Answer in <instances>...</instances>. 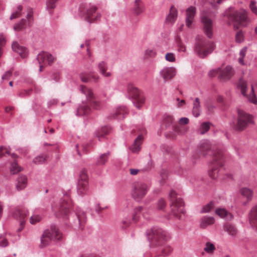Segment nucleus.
<instances>
[{
	"label": "nucleus",
	"mask_w": 257,
	"mask_h": 257,
	"mask_svg": "<svg viewBox=\"0 0 257 257\" xmlns=\"http://www.w3.org/2000/svg\"><path fill=\"white\" fill-rule=\"evenodd\" d=\"M224 154L221 150H216L213 154L212 161L210 163L209 175L212 179L218 177L219 172L223 165Z\"/></svg>",
	"instance_id": "1"
},
{
	"label": "nucleus",
	"mask_w": 257,
	"mask_h": 257,
	"mask_svg": "<svg viewBox=\"0 0 257 257\" xmlns=\"http://www.w3.org/2000/svg\"><path fill=\"white\" fill-rule=\"evenodd\" d=\"M214 49V44L213 42L207 40L202 36H199L197 37L195 52L200 57H205L211 53Z\"/></svg>",
	"instance_id": "2"
},
{
	"label": "nucleus",
	"mask_w": 257,
	"mask_h": 257,
	"mask_svg": "<svg viewBox=\"0 0 257 257\" xmlns=\"http://www.w3.org/2000/svg\"><path fill=\"white\" fill-rule=\"evenodd\" d=\"M169 197L171 202L172 213L175 218L181 219L185 212L184 202L182 198L173 190L170 192Z\"/></svg>",
	"instance_id": "3"
},
{
	"label": "nucleus",
	"mask_w": 257,
	"mask_h": 257,
	"mask_svg": "<svg viewBox=\"0 0 257 257\" xmlns=\"http://www.w3.org/2000/svg\"><path fill=\"white\" fill-rule=\"evenodd\" d=\"M147 235L152 246L162 245L166 240V232L160 228H152L148 231Z\"/></svg>",
	"instance_id": "4"
},
{
	"label": "nucleus",
	"mask_w": 257,
	"mask_h": 257,
	"mask_svg": "<svg viewBox=\"0 0 257 257\" xmlns=\"http://www.w3.org/2000/svg\"><path fill=\"white\" fill-rule=\"evenodd\" d=\"M253 123L252 115L242 110H238L237 121L233 124V127L235 130L241 132L247 128L249 124Z\"/></svg>",
	"instance_id": "5"
},
{
	"label": "nucleus",
	"mask_w": 257,
	"mask_h": 257,
	"mask_svg": "<svg viewBox=\"0 0 257 257\" xmlns=\"http://www.w3.org/2000/svg\"><path fill=\"white\" fill-rule=\"evenodd\" d=\"M97 8L90 4L81 7L80 12L87 22L92 23L100 18V15L97 13Z\"/></svg>",
	"instance_id": "6"
},
{
	"label": "nucleus",
	"mask_w": 257,
	"mask_h": 257,
	"mask_svg": "<svg viewBox=\"0 0 257 257\" xmlns=\"http://www.w3.org/2000/svg\"><path fill=\"white\" fill-rule=\"evenodd\" d=\"M61 234L55 225L51 226L50 229L45 230L41 237V246L44 247L48 245L52 238L59 240L61 238Z\"/></svg>",
	"instance_id": "7"
},
{
	"label": "nucleus",
	"mask_w": 257,
	"mask_h": 257,
	"mask_svg": "<svg viewBox=\"0 0 257 257\" xmlns=\"http://www.w3.org/2000/svg\"><path fill=\"white\" fill-rule=\"evenodd\" d=\"M127 91L130 96L134 100L136 106L140 108L145 103V97L141 94L140 91L134 84H129L127 86Z\"/></svg>",
	"instance_id": "8"
},
{
	"label": "nucleus",
	"mask_w": 257,
	"mask_h": 257,
	"mask_svg": "<svg viewBox=\"0 0 257 257\" xmlns=\"http://www.w3.org/2000/svg\"><path fill=\"white\" fill-rule=\"evenodd\" d=\"M149 187L145 183L136 182L133 184L132 195L135 199H140L143 198L148 190Z\"/></svg>",
	"instance_id": "9"
},
{
	"label": "nucleus",
	"mask_w": 257,
	"mask_h": 257,
	"mask_svg": "<svg viewBox=\"0 0 257 257\" xmlns=\"http://www.w3.org/2000/svg\"><path fill=\"white\" fill-rule=\"evenodd\" d=\"M37 60L39 64V71L41 72L43 68L47 65H52L55 60V58L48 52H41L38 55Z\"/></svg>",
	"instance_id": "10"
},
{
	"label": "nucleus",
	"mask_w": 257,
	"mask_h": 257,
	"mask_svg": "<svg viewBox=\"0 0 257 257\" xmlns=\"http://www.w3.org/2000/svg\"><path fill=\"white\" fill-rule=\"evenodd\" d=\"M80 90L86 96L87 101L93 108L98 109L100 107V103L95 99L92 90L91 88L84 85H81Z\"/></svg>",
	"instance_id": "11"
},
{
	"label": "nucleus",
	"mask_w": 257,
	"mask_h": 257,
	"mask_svg": "<svg viewBox=\"0 0 257 257\" xmlns=\"http://www.w3.org/2000/svg\"><path fill=\"white\" fill-rule=\"evenodd\" d=\"M72 207V203L69 197L66 195L60 201L59 210L56 212L57 217L66 215L69 212Z\"/></svg>",
	"instance_id": "12"
},
{
	"label": "nucleus",
	"mask_w": 257,
	"mask_h": 257,
	"mask_svg": "<svg viewBox=\"0 0 257 257\" xmlns=\"http://www.w3.org/2000/svg\"><path fill=\"white\" fill-rule=\"evenodd\" d=\"M201 22L203 30L208 38H211L213 36V25L212 21L206 15L201 16Z\"/></svg>",
	"instance_id": "13"
},
{
	"label": "nucleus",
	"mask_w": 257,
	"mask_h": 257,
	"mask_svg": "<svg viewBox=\"0 0 257 257\" xmlns=\"http://www.w3.org/2000/svg\"><path fill=\"white\" fill-rule=\"evenodd\" d=\"M232 19L236 25L245 26L247 21V12L243 9L236 11L232 14Z\"/></svg>",
	"instance_id": "14"
},
{
	"label": "nucleus",
	"mask_w": 257,
	"mask_h": 257,
	"mask_svg": "<svg viewBox=\"0 0 257 257\" xmlns=\"http://www.w3.org/2000/svg\"><path fill=\"white\" fill-rule=\"evenodd\" d=\"M28 211L25 209L16 208L13 212V216L20 221V227L19 231H21L24 227Z\"/></svg>",
	"instance_id": "15"
},
{
	"label": "nucleus",
	"mask_w": 257,
	"mask_h": 257,
	"mask_svg": "<svg viewBox=\"0 0 257 257\" xmlns=\"http://www.w3.org/2000/svg\"><path fill=\"white\" fill-rule=\"evenodd\" d=\"M238 87L240 88L241 93L246 96L248 100L253 104L257 103V99L254 93L253 87L251 86L250 94L248 95L246 92V82L243 80H240L238 83Z\"/></svg>",
	"instance_id": "16"
},
{
	"label": "nucleus",
	"mask_w": 257,
	"mask_h": 257,
	"mask_svg": "<svg viewBox=\"0 0 257 257\" xmlns=\"http://www.w3.org/2000/svg\"><path fill=\"white\" fill-rule=\"evenodd\" d=\"M176 69L173 67L163 68L160 72L161 76L165 81L172 79L176 74Z\"/></svg>",
	"instance_id": "17"
},
{
	"label": "nucleus",
	"mask_w": 257,
	"mask_h": 257,
	"mask_svg": "<svg viewBox=\"0 0 257 257\" xmlns=\"http://www.w3.org/2000/svg\"><path fill=\"white\" fill-rule=\"evenodd\" d=\"M145 133V130L143 129L141 133L134 141V144L131 147L130 149L134 153H138L141 150V146L143 143L144 137L143 134Z\"/></svg>",
	"instance_id": "18"
},
{
	"label": "nucleus",
	"mask_w": 257,
	"mask_h": 257,
	"mask_svg": "<svg viewBox=\"0 0 257 257\" xmlns=\"http://www.w3.org/2000/svg\"><path fill=\"white\" fill-rule=\"evenodd\" d=\"M196 14V8L191 6L186 11V25L188 28H191Z\"/></svg>",
	"instance_id": "19"
},
{
	"label": "nucleus",
	"mask_w": 257,
	"mask_h": 257,
	"mask_svg": "<svg viewBox=\"0 0 257 257\" xmlns=\"http://www.w3.org/2000/svg\"><path fill=\"white\" fill-rule=\"evenodd\" d=\"M250 225L257 229V203L252 207L249 214Z\"/></svg>",
	"instance_id": "20"
},
{
	"label": "nucleus",
	"mask_w": 257,
	"mask_h": 257,
	"mask_svg": "<svg viewBox=\"0 0 257 257\" xmlns=\"http://www.w3.org/2000/svg\"><path fill=\"white\" fill-rule=\"evenodd\" d=\"M239 193L246 199L244 205L252 200L253 195V191L252 189L247 187H242L239 190Z\"/></svg>",
	"instance_id": "21"
},
{
	"label": "nucleus",
	"mask_w": 257,
	"mask_h": 257,
	"mask_svg": "<svg viewBox=\"0 0 257 257\" xmlns=\"http://www.w3.org/2000/svg\"><path fill=\"white\" fill-rule=\"evenodd\" d=\"M215 222V219L214 217L212 216H204L201 217L199 221L200 227L202 229H205L207 226L213 224Z\"/></svg>",
	"instance_id": "22"
},
{
	"label": "nucleus",
	"mask_w": 257,
	"mask_h": 257,
	"mask_svg": "<svg viewBox=\"0 0 257 257\" xmlns=\"http://www.w3.org/2000/svg\"><path fill=\"white\" fill-rule=\"evenodd\" d=\"M13 50L17 53L22 58H25L28 55L26 48L20 46L17 42H13L12 45Z\"/></svg>",
	"instance_id": "23"
},
{
	"label": "nucleus",
	"mask_w": 257,
	"mask_h": 257,
	"mask_svg": "<svg viewBox=\"0 0 257 257\" xmlns=\"http://www.w3.org/2000/svg\"><path fill=\"white\" fill-rule=\"evenodd\" d=\"M233 75V71L230 66H226L224 69H221L220 79L226 80L229 79Z\"/></svg>",
	"instance_id": "24"
},
{
	"label": "nucleus",
	"mask_w": 257,
	"mask_h": 257,
	"mask_svg": "<svg viewBox=\"0 0 257 257\" xmlns=\"http://www.w3.org/2000/svg\"><path fill=\"white\" fill-rule=\"evenodd\" d=\"M177 16V10L172 6L170 9L169 15L166 17V21L167 23L172 24L176 21Z\"/></svg>",
	"instance_id": "25"
},
{
	"label": "nucleus",
	"mask_w": 257,
	"mask_h": 257,
	"mask_svg": "<svg viewBox=\"0 0 257 257\" xmlns=\"http://www.w3.org/2000/svg\"><path fill=\"white\" fill-rule=\"evenodd\" d=\"M133 10L135 14L139 15L144 11V6L142 0H135L134 2Z\"/></svg>",
	"instance_id": "26"
},
{
	"label": "nucleus",
	"mask_w": 257,
	"mask_h": 257,
	"mask_svg": "<svg viewBox=\"0 0 257 257\" xmlns=\"http://www.w3.org/2000/svg\"><path fill=\"white\" fill-rule=\"evenodd\" d=\"M98 68L100 73L104 77H109L111 76V73L109 72H106L107 70V65L106 62L101 61L98 64Z\"/></svg>",
	"instance_id": "27"
},
{
	"label": "nucleus",
	"mask_w": 257,
	"mask_h": 257,
	"mask_svg": "<svg viewBox=\"0 0 257 257\" xmlns=\"http://www.w3.org/2000/svg\"><path fill=\"white\" fill-rule=\"evenodd\" d=\"M210 143L207 141H205L200 144L198 151L203 156H205L207 154V152L210 150Z\"/></svg>",
	"instance_id": "28"
},
{
	"label": "nucleus",
	"mask_w": 257,
	"mask_h": 257,
	"mask_svg": "<svg viewBox=\"0 0 257 257\" xmlns=\"http://www.w3.org/2000/svg\"><path fill=\"white\" fill-rule=\"evenodd\" d=\"M216 214L221 218L227 220H231L232 218V214L223 208H218L215 211Z\"/></svg>",
	"instance_id": "29"
},
{
	"label": "nucleus",
	"mask_w": 257,
	"mask_h": 257,
	"mask_svg": "<svg viewBox=\"0 0 257 257\" xmlns=\"http://www.w3.org/2000/svg\"><path fill=\"white\" fill-rule=\"evenodd\" d=\"M91 109L88 105L83 103L77 109V114L78 115L88 114L90 112Z\"/></svg>",
	"instance_id": "30"
},
{
	"label": "nucleus",
	"mask_w": 257,
	"mask_h": 257,
	"mask_svg": "<svg viewBox=\"0 0 257 257\" xmlns=\"http://www.w3.org/2000/svg\"><path fill=\"white\" fill-rule=\"evenodd\" d=\"M224 230L231 236H235L237 233V230L235 226L229 223L225 224L224 226Z\"/></svg>",
	"instance_id": "31"
},
{
	"label": "nucleus",
	"mask_w": 257,
	"mask_h": 257,
	"mask_svg": "<svg viewBox=\"0 0 257 257\" xmlns=\"http://www.w3.org/2000/svg\"><path fill=\"white\" fill-rule=\"evenodd\" d=\"M27 184V179L24 176H22L20 177L18 180V183L17 185V189L18 190H22L24 189Z\"/></svg>",
	"instance_id": "32"
},
{
	"label": "nucleus",
	"mask_w": 257,
	"mask_h": 257,
	"mask_svg": "<svg viewBox=\"0 0 257 257\" xmlns=\"http://www.w3.org/2000/svg\"><path fill=\"white\" fill-rule=\"evenodd\" d=\"M127 109L124 106H120L116 109L114 117L121 119L122 118L124 115L127 114Z\"/></svg>",
	"instance_id": "33"
},
{
	"label": "nucleus",
	"mask_w": 257,
	"mask_h": 257,
	"mask_svg": "<svg viewBox=\"0 0 257 257\" xmlns=\"http://www.w3.org/2000/svg\"><path fill=\"white\" fill-rule=\"evenodd\" d=\"M77 216L79 222L80 227L82 229V227L86 221V215L85 213L79 209L77 210Z\"/></svg>",
	"instance_id": "34"
},
{
	"label": "nucleus",
	"mask_w": 257,
	"mask_h": 257,
	"mask_svg": "<svg viewBox=\"0 0 257 257\" xmlns=\"http://www.w3.org/2000/svg\"><path fill=\"white\" fill-rule=\"evenodd\" d=\"M88 190V183L83 182L81 181H78V192L81 194H85Z\"/></svg>",
	"instance_id": "35"
},
{
	"label": "nucleus",
	"mask_w": 257,
	"mask_h": 257,
	"mask_svg": "<svg viewBox=\"0 0 257 257\" xmlns=\"http://www.w3.org/2000/svg\"><path fill=\"white\" fill-rule=\"evenodd\" d=\"M200 107V100L198 98H196L193 103V107L192 109V113L194 116L197 117L199 115Z\"/></svg>",
	"instance_id": "36"
},
{
	"label": "nucleus",
	"mask_w": 257,
	"mask_h": 257,
	"mask_svg": "<svg viewBox=\"0 0 257 257\" xmlns=\"http://www.w3.org/2000/svg\"><path fill=\"white\" fill-rule=\"evenodd\" d=\"M110 128L107 126L102 127L100 130H98L96 134V137L100 140L104 137L109 132Z\"/></svg>",
	"instance_id": "37"
},
{
	"label": "nucleus",
	"mask_w": 257,
	"mask_h": 257,
	"mask_svg": "<svg viewBox=\"0 0 257 257\" xmlns=\"http://www.w3.org/2000/svg\"><path fill=\"white\" fill-rule=\"evenodd\" d=\"M26 27V20L22 19L19 23L16 24L14 26V30L15 31H20L25 29Z\"/></svg>",
	"instance_id": "38"
},
{
	"label": "nucleus",
	"mask_w": 257,
	"mask_h": 257,
	"mask_svg": "<svg viewBox=\"0 0 257 257\" xmlns=\"http://www.w3.org/2000/svg\"><path fill=\"white\" fill-rule=\"evenodd\" d=\"M22 168L19 166L18 163L14 161L11 164V166L10 168V171L11 174H16L21 171H22Z\"/></svg>",
	"instance_id": "39"
},
{
	"label": "nucleus",
	"mask_w": 257,
	"mask_h": 257,
	"mask_svg": "<svg viewBox=\"0 0 257 257\" xmlns=\"http://www.w3.org/2000/svg\"><path fill=\"white\" fill-rule=\"evenodd\" d=\"M59 0H47L46 7L50 13H52V10L56 7V3Z\"/></svg>",
	"instance_id": "40"
},
{
	"label": "nucleus",
	"mask_w": 257,
	"mask_h": 257,
	"mask_svg": "<svg viewBox=\"0 0 257 257\" xmlns=\"http://www.w3.org/2000/svg\"><path fill=\"white\" fill-rule=\"evenodd\" d=\"M214 205L212 202H210L208 204L204 205L200 210L201 213H206L209 212L214 208Z\"/></svg>",
	"instance_id": "41"
},
{
	"label": "nucleus",
	"mask_w": 257,
	"mask_h": 257,
	"mask_svg": "<svg viewBox=\"0 0 257 257\" xmlns=\"http://www.w3.org/2000/svg\"><path fill=\"white\" fill-rule=\"evenodd\" d=\"M23 7L22 6H19L18 7L17 10L16 11L12 13L10 17V20H13L15 19L18 18L22 16V13L21 11H22Z\"/></svg>",
	"instance_id": "42"
},
{
	"label": "nucleus",
	"mask_w": 257,
	"mask_h": 257,
	"mask_svg": "<svg viewBox=\"0 0 257 257\" xmlns=\"http://www.w3.org/2000/svg\"><path fill=\"white\" fill-rule=\"evenodd\" d=\"M109 156V153H105L102 154L98 160L97 163L98 165H104L107 162V159Z\"/></svg>",
	"instance_id": "43"
},
{
	"label": "nucleus",
	"mask_w": 257,
	"mask_h": 257,
	"mask_svg": "<svg viewBox=\"0 0 257 257\" xmlns=\"http://www.w3.org/2000/svg\"><path fill=\"white\" fill-rule=\"evenodd\" d=\"M215 249V247L214 245L210 242H207L205 244V246L204 248V250L208 253H212L214 250Z\"/></svg>",
	"instance_id": "44"
},
{
	"label": "nucleus",
	"mask_w": 257,
	"mask_h": 257,
	"mask_svg": "<svg viewBox=\"0 0 257 257\" xmlns=\"http://www.w3.org/2000/svg\"><path fill=\"white\" fill-rule=\"evenodd\" d=\"M143 208L141 207H138L134 209V213L132 215V220L135 222L139 220L138 214L142 212Z\"/></svg>",
	"instance_id": "45"
},
{
	"label": "nucleus",
	"mask_w": 257,
	"mask_h": 257,
	"mask_svg": "<svg viewBox=\"0 0 257 257\" xmlns=\"http://www.w3.org/2000/svg\"><path fill=\"white\" fill-rule=\"evenodd\" d=\"M210 128V123L209 122H203L201 124L199 128L200 134H204L207 132Z\"/></svg>",
	"instance_id": "46"
},
{
	"label": "nucleus",
	"mask_w": 257,
	"mask_h": 257,
	"mask_svg": "<svg viewBox=\"0 0 257 257\" xmlns=\"http://www.w3.org/2000/svg\"><path fill=\"white\" fill-rule=\"evenodd\" d=\"M246 47H244L240 51L239 57L238 58V62L241 65H244L243 58L246 55Z\"/></svg>",
	"instance_id": "47"
},
{
	"label": "nucleus",
	"mask_w": 257,
	"mask_h": 257,
	"mask_svg": "<svg viewBox=\"0 0 257 257\" xmlns=\"http://www.w3.org/2000/svg\"><path fill=\"white\" fill-rule=\"evenodd\" d=\"M78 181H81L83 182L88 183V176L86 171L82 170L80 173L79 179Z\"/></svg>",
	"instance_id": "48"
},
{
	"label": "nucleus",
	"mask_w": 257,
	"mask_h": 257,
	"mask_svg": "<svg viewBox=\"0 0 257 257\" xmlns=\"http://www.w3.org/2000/svg\"><path fill=\"white\" fill-rule=\"evenodd\" d=\"M156 52L153 49H148L144 53V56L146 58H153L156 55Z\"/></svg>",
	"instance_id": "49"
},
{
	"label": "nucleus",
	"mask_w": 257,
	"mask_h": 257,
	"mask_svg": "<svg viewBox=\"0 0 257 257\" xmlns=\"http://www.w3.org/2000/svg\"><path fill=\"white\" fill-rule=\"evenodd\" d=\"M41 219L42 217L40 215L34 214L30 217V222L32 224H35L36 223L40 222Z\"/></svg>",
	"instance_id": "50"
},
{
	"label": "nucleus",
	"mask_w": 257,
	"mask_h": 257,
	"mask_svg": "<svg viewBox=\"0 0 257 257\" xmlns=\"http://www.w3.org/2000/svg\"><path fill=\"white\" fill-rule=\"evenodd\" d=\"M46 160V156H44V155H41V156H39L36 157L35 159H34L33 162L35 164H41V163H43V162H44Z\"/></svg>",
	"instance_id": "51"
},
{
	"label": "nucleus",
	"mask_w": 257,
	"mask_h": 257,
	"mask_svg": "<svg viewBox=\"0 0 257 257\" xmlns=\"http://www.w3.org/2000/svg\"><path fill=\"white\" fill-rule=\"evenodd\" d=\"M172 250L171 246L166 245L162 249V254L164 256L168 255L172 251Z\"/></svg>",
	"instance_id": "52"
},
{
	"label": "nucleus",
	"mask_w": 257,
	"mask_h": 257,
	"mask_svg": "<svg viewBox=\"0 0 257 257\" xmlns=\"http://www.w3.org/2000/svg\"><path fill=\"white\" fill-rule=\"evenodd\" d=\"M80 78L83 82H88L90 80V76L89 73H82L80 74Z\"/></svg>",
	"instance_id": "53"
},
{
	"label": "nucleus",
	"mask_w": 257,
	"mask_h": 257,
	"mask_svg": "<svg viewBox=\"0 0 257 257\" xmlns=\"http://www.w3.org/2000/svg\"><path fill=\"white\" fill-rule=\"evenodd\" d=\"M177 44L178 48V51L179 52H185L186 51V47L182 42L180 38L177 39Z\"/></svg>",
	"instance_id": "54"
},
{
	"label": "nucleus",
	"mask_w": 257,
	"mask_h": 257,
	"mask_svg": "<svg viewBox=\"0 0 257 257\" xmlns=\"http://www.w3.org/2000/svg\"><path fill=\"white\" fill-rule=\"evenodd\" d=\"M165 59L167 61L174 62L175 61V57L174 54L172 53H168L165 55Z\"/></svg>",
	"instance_id": "55"
},
{
	"label": "nucleus",
	"mask_w": 257,
	"mask_h": 257,
	"mask_svg": "<svg viewBox=\"0 0 257 257\" xmlns=\"http://www.w3.org/2000/svg\"><path fill=\"white\" fill-rule=\"evenodd\" d=\"M166 204L165 201L163 199H161L158 201L157 203V208L159 210H162L166 206Z\"/></svg>",
	"instance_id": "56"
},
{
	"label": "nucleus",
	"mask_w": 257,
	"mask_h": 257,
	"mask_svg": "<svg viewBox=\"0 0 257 257\" xmlns=\"http://www.w3.org/2000/svg\"><path fill=\"white\" fill-rule=\"evenodd\" d=\"M220 68H217L216 69H213L209 72V75L211 77H214L216 75H219V77L220 78Z\"/></svg>",
	"instance_id": "57"
},
{
	"label": "nucleus",
	"mask_w": 257,
	"mask_h": 257,
	"mask_svg": "<svg viewBox=\"0 0 257 257\" xmlns=\"http://www.w3.org/2000/svg\"><path fill=\"white\" fill-rule=\"evenodd\" d=\"M6 44L5 38L4 36H0V57L3 54L2 48Z\"/></svg>",
	"instance_id": "58"
},
{
	"label": "nucleus",
	"mask_w": 257,
	"mask_h": 257,
	"mask_svg": "<svg viewBox=\"0 0 257 257\" xmlns=\"http://www.w3.org/2000/svg\"><path fill=\"white\" fill-rule=\"evenodd\" d=\"M255 4L256 3L254 1H251L250 2L249 7L252 13L257 15V7L256 6Z\"/></svg>",
	"instance_id": "59"
},
{
	"label": "nucleus",
	"mask_w": 257,
	"mask_h": 257,
	"mask_svg": "<svg viewBox=\"0 0 257 257\" xmlns=\"http://www.w3.org/2000/svg\"><path fill=\"white\" fill-rule=\"evenodd\" d=\"M89 74L90 76V79H92L94 82H97L98 81L99 77L96 73L92 72L89 73Z\"/></svg>",
	"instance_id": "60"
},
{
	"label": "nucleus",
	"mask_w": 257,
	"mask_h": 257,
	"mask_svg": "<svg viewBox=\"0 0 257 257\" xmlns=\"http://www.w3.org/2000/svg\"><path fill=\"white\" fill-rule=\"evenodd\" d=\"M8 245V241L6 238L2 236L0 237V246L6 247Z\"/></svg>",
	"instance_id": "61"
},
{
	"label": "nucleus",
	"mask_w": 257,
	"mask_h": 257,
	"mask_svg": "<svg viewBox=\"0 0 257 257\" xmlns=\"http://www.w3.org/2000/svg\"><path fill=\"white\" fill-rule=\"evenodd\" d=\"M5 153H7L8 154H10V152L7 148L4 147H0V158L2 157Z\"/></svg>",
	"instance_id": "62"
},
{
	"label": "nucleus",
	"mask_w": 257,
	"mask_h": 257,
	"mask_svg": "<svg viewBox=\"0 0 257 257\" xmlns=\"http://www.w3.org/2000/svg\"><path fill=\"white\" fill-rule=\"evenodd\" d=\"M33 18V12L31 9L28 12L27 19L28 21V25H30L31 19Z\"/></svg>",
	"instance_id": "63"
},
{
	"label": "nucleus",
	"mask_w": 257,
	"mask_h": 257,
	"mask_svg": "<svg viewBox=\"0 0 257 257\" xmlns=\"http://www.w3.org/2000/svg\"><path fill=\"white\" fill-rule=\"evenodd\" d=\"M243 39V35L241 32H239L236 35V41L237 42H241Z\"/></svg>",
	"instance_id": "64"
}]
</instances>
